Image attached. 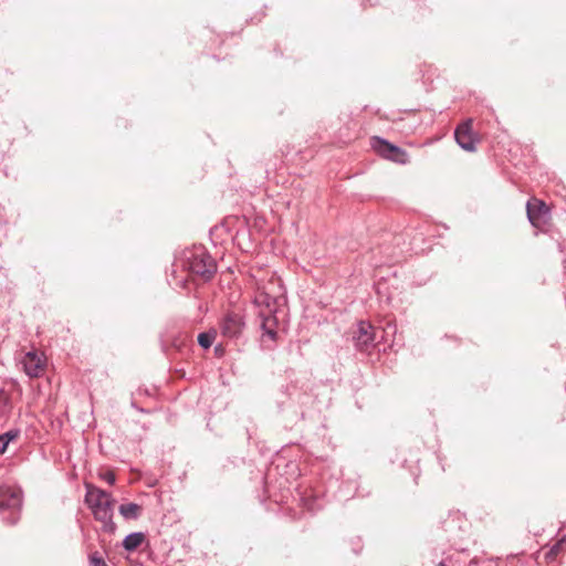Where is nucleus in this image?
Masks as SVG:
<instances>
[{
    "mask_svg": "<svg viewBox=\"0 0 566 566\" xmlns=\"http://www.w3.org/2000/svg\"><path fill=\"white\" fill-rule=\"evenodd\" d=\"M254 282L253 303L259 308L263 336L271 340L276 338V308L284 301V289L280 277L273 272L259 271L252 275Z\"/></svg>",
    "mask_w": 566,
    "mask_h": 566,
    "instance_id": "nucleus-1",
    "label": "nucleus"
},
{
    "mask_svg": "<svg viewBox=\"0 0 566 566\" xmlns=\"http://www.w3.org/2000/svg\"><path fill=\"white\" fill-rule=\"evenodd\" d=\"M85 502L94 517L103 524V531L113 534L116 524L113 522L115 500L112 495L92 484H86Z\"/></svg>",
    "mask_w": 566,
    "mask_h": 566,
    "instance_id": "nucleus-2",
    "label": "nucleus"
},
{
    "mask_svg": "<svg viewBox=\"0 0 566 566\" xmlns=\"http://www.w3.org/2000/svg\"><path fill=\"white\" fill-rule=\"evenodd\" d=\"M22 491L17 486H0V515L8 524H15L20 520L22 509Z\"/></svg>",
    "mask_w": 566,
    "mask_h": 566,
    "instance_id": "nucleus-3",
    "label": "nucleus"
},
{
    "mask_svg": "<svg viewBox=\"0 0 566 566\" xmlns=\"http://www.w3.org/2000/svg\"><path fill=\"white\" fill-rule=\"evenodd\" d=\"M188 270L191 274L208 281L216 273L217 264L206 250L199 248L188 256Z\"/></svg>",
    "mask_w": 566,
    "mask_h": 566,
    "instance_id": "nucleus-4",
    "label": "nucleus"
},
{
    "mask_svg": "<svg viewBox=\"0 0 566 566\" xmlns=\"http://www.w3.org/2000/svg\"><path fill=\"white\" fill-rule=\"evenodd\" d=\"M353 339L358 350L369 352L375 345L374 327L367 322H359L354 332Z\"/></svg>",
    "mask_w": 566,
    "mask_h": 566,
    "instance_id": "nucleus-5",
    "label": "nucleus"
},
{
    "mask_svg": "<svg viewBox=\"0 0 566 566\" xmlns=\"http://www.w3.org/2000/svg\"><path fill=\"white\" fill-rule=\"evenodd\" d=\"M527 218L531 224L535 228H539L543 223H546L549 217L548 207L538 199H531L526 203Z\"/></svg>",
    "mask_w": 566,
    "mask_h": 566,
    "instance_id": "nucleus-6",
    "label": "nucleus"
},
{
    "mask_svg": "<svg viewBox=\"0 0 566 566\" xmlns=\"http://www.w3.org/2000/svg\"><path fill=\"white\" fill-rule=\"evenodd\" d=\"M454 137L458 145L462 149L467 151H474L478 138L472 130V119H468L464 123L460 124L455 128Z\"/></svg>",
    "mask_w": 566,
    "mask_h": 566,
    "instance_id": "nucleus-7",
    "label": "nucleus"
},
{
    "mask_svg": "<svg viewBox=\"0 0 566 566\" xmlns=\"http://www.w3.org/2000/svg\"><path fill=\"white\" fill-rule=\"evenodd\" d=\"M21 364L23 366V370L29 377L36 378L44 371L45 359L42 354L28 352L23 356Z\"/></svg>",
    "mask_w": 566,
    "mask_h": 566,
    "instance_id": "nucleus-8",
    "label": "nucleus"
},
{
    "mask_svg": "<svg viewBox=\"0 0 566 566\" xmlns=\"http://www.w3.org/2000/svg\"><path fill=\"white\" fill-rule=\"evenodd\" d=\"M244 323L239 313H227L220 322V329L223 336L233 338L241 334Z\"/></svg>",
    "mask_w": 566,
    "mask_h": 566,
    "instance_id": "nucleus-9",
    "label": "nucleus"
},
{
    "mask_svg": "<svg viewBox=\"0 0 566 566\" xmlns=\"http://www.w3.org/2000/svg\"><path fill=\"white\" fill-rule=\"evenodd\" d=\"M377 143L379 144L377 150L382 157L399 164L407 163L408 155L405 150L382 139H378Z\"/></svg>",
    "mask_w": 566,
    "mask_h": 566,
    "instance_id": "nucleus-10",
    "label": "nucleus"
},
{
    "mask_svg": "<svg viewBox=\"0 0 566 566\" xmlns=\"http://www.w3.org/2000/svg\"><path fill=\"white\" fill-rule=\"evenodd\" d=\"M146 536L142 532L128 534L123 541V547L127 552L136 551L145 541Z\"/></svg>",
    "mask_w": 566,
    "mask_h": 566,
    "instance_id": "nucleus-11",
    "label": "nucleus"
},
{
    "mask_svg": "<svg viewBox=\"0 0 566 566\" xmlns=\"http://www.w3.org/2000/svg\"><path fill=\"white\" fill-rule=\"evenodd\" d=\"M118 511L125 520H137L142 514V506L136 503H126L122 504Z\"/></svg>",
    "mask_w": 566,
    "mask_h": 566,
    "instance_id": "nucleus-12",
    "label": "nucleus"
},
{
    "mask_svg": "<svg viewBox=\"0 0 566 566\" xmlns=\"http://www.w3.org/2000/svg\"><path fill=\"white\" fill-rule=\"evenodd\" d=\"M566 552V534L562 536L546 553L545 557L548 562L554 560L559 554Z\"/></svg>",
    "mask_w": 566,
    "mask_h": 566,
    "instance_id": "nucleus-13",
    "label": "nucleus"
},
{
    "mask_svg": "<svg viewBox=\"0 0 566 566\" xmlns=\"http://www.w3.org/2000/svg\"><path fill=\"white\" fill-rule=\"evenodd\" d=\"M216 336H217V332L214 329H211V331L205 332V333H200L198 335V343L201 347L207 349L213 344Z\"/></svg>",
    "mask_w": 566,
    "mask_h": 566,
    "instance_id": "nucleus-14",
    "label": "nucleus"
},
{
    "mask_svg": "<svg viewBox=\"0 0 566 566\" xmlns=\"http://www.w3.org/2000/svg\"><path fill=\"white\" fill-rule=\"evenodd\" d=\"M90 564L91 566H108L98 553H94L90 556Z\"/></svg>",
    "mask_w": 566,
    "mask_h": 566,
    "instance_id": "nucleus-15",
    "label": "nucleus"
},
{
    "mask_svg": "<svg viewBox=\"0 0 566 566\" xmlns=\"http://www.w3.org/2000/svg\"><path fill=\"white\" fill-rule=\"evenodd\" d=\"M101 478L108 484H114L116 480L115 474L111 471L104 472L103 474H101Z\"/></svg>",
    "mask_w": 566,
    "mask_h": 566,
    "instance_id": "nucleus-16",
    "label": "nucleus"
},
{
    "mask_svg": "<svg viewBox=\"0 0 566 566\" xmlns=\"http://www.w3.org/2000/svg\"><path fill=\"white\" fill-rule=\"evenodd\" d=\"M1 436L3 437V439L9 444L10 441L14 440L18 437V432L17 431H8V432H6V433H3Z\"/></svg>",
    "mask_w": 566,
    "mask_h": 566,
    "instance_id": "nucleus-17",
    "label": "nucleus"
},
{
    "mask_svg": "<svg viewBox=\"0 0 566 566\" xmlns=\"http://www.w3.org/2000/svg\"><path fill=\"white\" fill-rule=\"evenodd\" d=\"M8 448L7 441L3 439V437L0 434V454H3Z\"/></svg>",
    "mask_w": 566,
    "mask_h": 566,
    "instance_id": "nucleus-18",
    "label": "nucleus"
},
{
    "mask_svg": "<svg viewBox=\"0 0 566 566\" xmlns=\"http://www.w3.org/2000/svg\"><path fill=\"white\" fill-rule=\"evenodd\" d=\"M437 566H446V564L441 562Z\"/></svg>",
    "mask_w": 566,
    "mask_h": 566,
    "instance_id": "nucleus-19",
    "label": "nucleus"
}]
</instances>
